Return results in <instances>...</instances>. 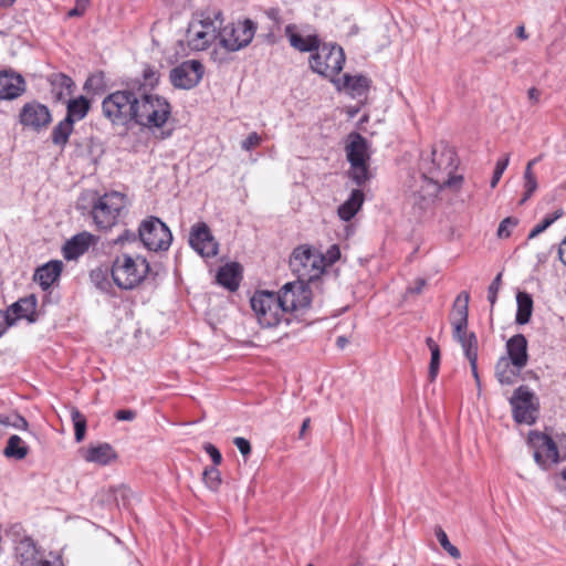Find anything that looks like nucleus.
Here are the masks:
<instances>
[{"mask_svg":"<svg viewBox=\"0 0 566 566\" xmlns=\"http://www.w3.org/2000/svg\"><path fill=\"white\" fill-rule=\"evenodd\" d=\"M469 301V293L461 292L453 303L451 317L453 338L461 344L465 357L478 355V338L473 332H468Z\"/></svg>","mask_w":566,"mask_h":566,"instance_id":"obj_6","label":"nucleus"},{"mask_svg":"<svg viewBox=\"0 0 566 566\" xmlns=\"http://www.w3.org/2000/svg\"><path fill=\"white\" fill-rule=\"evenodd\" d=\"M91 108V102L85 96H78L73 99H69L66 107V116L64 118L72 119L74 124L76 120L83 119Z\"/></svg>","mask_w":566,"mask_h":566,"instance_id":"obj_32","label":"nucleus"},{"mask_svg":"<svg viewBox=\"0 0 566 566\" xmlns=\"http://www.w3.org/2000/svg\"><path fill=\"white\" fill-rule=\"evenodd\" d=\"M509 163H510L509 154L504 155L503 158L497 160L495 169L493 171L491 184H490L492 188H495L496 185L499 184L503 172L505 171L506 167L509 166Z\"/></svg>","mask_w":566,"mask_h":566,"instance_id":"obj_44","label":"nucleus"},{"mask_svg":"<svg viewBox=\"0 0 566 566\" xmlns=\"http://www.w3.org/2000/svg\"><path fill=\"white\" fill-rule=\"evenodd\" d=\"M527 443L533 449L534 460L541 468L547 469L551 464L559 461L557 444L548 434L531 431Z\"/></svg>","mask_w":566,"mask_h":566,"instance_id":"obj_14","label":"nucleus"},{"mask_svg":"<svg viewBox=\"0 0 566 566\" xmlns=\"http://www.w3.org/2000/svg\"><path fill=\"white\" fill-rule=\"evenodd\" d=\"M202 480L207 488L211 491H217L221 484L220 471L217 467H209L203 470Z\"/></svg>","mask_w":566,"mask_h":566,"instance_id":"obj_40","label":"nucleus"},{"mask_svg":"<svg viewBox=\"0 0 566 566\" xmlns=\"http://www.w3.org/2000/svg\"><path fill=\"white\" fill-rule=\"evenodd\" d=\"M344 63V50L337 44H319V49L310 56L311 70L333 82H335L334 77L343 70Z\"/></svg>","mask_w":566,"mask_h":566,"instance_id":"obj_10","label":"nucleus"},{"mask_svg":"<svg viewBox=\"0 0 566 566\" xmlns=\"http://www.w3.org/2000/svg\"><path fill=\"white\" fill-rule=\"evenodd\" d=\"M102 115L113 126L129 128L138 125L146 128H161L171 114L169 102L159 95L136 92L126 83L102 101Z\"/></svg>","mask_w":566,"mask_h":566,"instance_id":"obj_1","label":"nucleus"},{"mask_svg":"<svg viewBox=\"0 0 566 566\" xmlns=\"http://www.w3.org/2000/svg\"><path fill=\"white\" fill-rule=\"evenodd\" d=\"M457 167L455 151L443 144L433 147L430 155L421 156L419 174L412 175L407 185L410 203L422 210L442 188L458 187L463 178L454 175Z\"/></svg>","mask_w":566,"mask_h":566,"instance_id":"obj_2","label":"nucleus"},{"mask_svg":"<svg viewBox=\"0 0 566 566\" xmlns=\"http://www.w3.org/2000/svg\"><path fill=\"white\" fill-rule=\"evenodd\" d=\"M150 274V265L146 258H133L127 253L117 255L111 268L114 284L120 290H134Z\"/></svg>","mask_w":566,"mask_h":566,"instance_id":"obj_3","label":"nucleus"},{"mask_svg":"<svg viewBox=\"0 0 566 566\" xmlns=\"http://www.w3.org/2000/svg\"><path fill=\"white\" fill-rule=\"evenodd\" d=\"M14 324V319L8 313L0 311V337L6 333L7 328Z\"/></svg>","mask_w":566,"mask_h":566,"instance_id":"obj_53","label":"nucleus"},{"mask_svg":"<svg viewBox=\"0 0 566 566\" xmlns=\"http://www.w3.org/2000/svg\"><path fill=\"white\" fill-rule=\"evenodd\" d=\"M440 358H441L440 350H433V353H431V359H430L429 371H428V377H429L430 381H434L438 376L439 367H440Z\"/></svg>","mask_w":566,"mask_h":566,"instance_id":"obj_46","label":"nucleus"},{"mask_svg":"<svg viewBox=\"0 0 566 566\" xmlns=\"http://www.w3.org/2000/svg\"><path fill=\"white\" fill-rule=\"evenodd\" d=\"M51 94L55 102H64L73 92L74 82L64 73H53L49 76Z\"/></svg>","mask_w":566,"mask_h":566,"instance_id":"obj_25","label":"nucleus"},{"mask_svg":"<svg viewBox=\"0 0 566 566\" xmlns=\"http://www.w3.org/2000/svg\"><path fill=\"white\" fill-rule=\"evenodd\" d=\"M282 304L287 313L303 314L312 303V291L310 284L303 281H294L285 283L277 292Z\"/></svg>","mask_w":566,"mask_h":566,"instance_id":"obj_13","label":"nucleus"},{"mask_svg":"<svg viewBox=\"0 0 566 566\" xmlns=\"http://www.w3.org/2000/svg\"><path fill=\"white\" fill-rule=\"evenodd\" d=\"M126 207L127 197L119 191L106 192L103 196L95 193L90 214L97 229L108 230L118 223Z\"/></svg>","mask_w":566,"mask_h":566,"instance_id":"obj_4","label":"nucleus"},{"mask_svg":"<svg viewBox=\"0 0 566 566\" xmlns=\"http://www.w3.org/2000/svg\"><path fill=\"white\" fill-rule=\"evenodd\" d=\"M102 80H103V77L101 75L99 76H96V75L90 76L85 82L84 88L93 90L96 92L99 90Z\"/></svg>","mask_w":566,"mask_h":566,"instance_id":"obj_54","label":"nucleus"},{"mask_svg":"<svg viewBox=\"0 0 566 566\" xmlns=\"http://www.w3.org/2000/svg\"><path fill=\"white\" fill-rule=\"evenodd\" d=\"M63 263L54 260L45 263L36 269L34 281L40 284L43 290H48L61 275Z\"/></svg>","mask_w":566,"mask_h":566,"instance_id":"obj_27","label":"nucleus"},{"mask_svg":"<svg viewBox=\"0 0 566 566\" xmlns=\"http://www.w3.org/2000/svg\"><path fill=\"white\" fill-rule=\"evenodd\" d=\"M4 534L15 545L18 544L19 539H21V537L27 536L24 534L23 526L20 523L11 524L8 528H6Z\"/></svg>","mask_w":566,"mask_h":566,"instance_id":"obj_47","label":"nucleus"},{"mask_svg":"<svg viewBox=\"0 0 566 566\" xmlns=\"http://www.w3.org/2000/svg\"><path fill=\"white\" fill-rule=\"evenodd\" d=\"M524 179H525V189L534 192L537 188V181H536L535 176L524 177Z\"/></svg>","mask_w":566,"mask_h":566,"instance_id":"obj_60","label":"nucleus"},{"mask_svg":"<svg viewBox=\"0 0 566 566\" xmlns=\"http://www.w3.org/2000/svg\"><path fill=\"white\" fill-rule=\"evenodd\" d=\"M310 422H311L310 418H306V419L303 421V423H302V426H301V429H300V433H298V438H300V439H303V438H304L305 431H306V430L308 429V427H310Z\"/></svg>","mask_w":566,"mask_h":566,"instance_id":"obj_63","label":"nucleus"},{"mask_svg":"<svg viewBox=\"0 0 566 566\" xmlns=\"http://www.w3.org/2000/svg\"><path fill=\"white\" fill-rule=\"evenodd\" d=\"M327 256H328L329 263H334L336 260H338L340 256L338 247L337 245L331 247V249H328V251H327Z\"/></svg>","mask_w":566,"mask_h":566,"instance_id":"obj_59","label":"nucleus"},{"mask_svg":"<svg viewBox=\"0 0 566 566\" xmlns=\"http://www.w3.org/2000/svg\"><path fill=\"white\" fill-rule=\"evenodd\" d=\"M518 219L515 217H506L500 222L497 228V237L500 239H507L512 234L513 229L518 226Z\"/></svg>","mask_w":566,"mask_h":566,"instance_id":"obj_43","label":"nucleus"},{"mask_svg":"<svg viewBox=\"0 0 566 566\" xmlns=\"http://www.w3.org/2000/svg\"><path fill=\"white\" fill-rule=\"evenodd\" d=\"M258 25L251 19L221 25L219 29V46L227 52H237L247 48L253 40Z\"/></svg>","mask_w":566,"mask_h":566,"instance_id":"obj_11","label":"nucleus"},{"mask_svg":"<svg viewBox=\"0 0 566 566\" xmlns=\"http://www.w3.org/2000/svg\"><path fill=\"white\" fill-rule=\"evenodd\" d=\"M14 554L21 566H41V552L34 539L23 536L14 546Z\"/></svg>","mask_w":566,"mask_h":566,"instance_id":"obj_21","label":"nucleus"},{"mask_svg":"<svg viewBox=\"0 0 566 566\" xmlns=\"http://www.w3.org/2000/svg\"><path fill=\"white\" fill-rule=\"evenodd\" d=\"M527 95H528V98L532 102L536 103L539 99L541 93H539V91L537 88L532 87V88L528 90Z\"/></svg>","mask_w":566,"mask_h":566,"instance_id":"obj_61","label":"nucleus"},{"mask_svg":"<svg viewBox=\"0 0 566 566\" xmlns=\"http://www.w3.org/2000/svg\"><path fill=\"white\" fill-rule=\"evenodd\" d=\"M517 312L515 321L520 325L527 324L533 312V298L526 292H518L516 295Z\"/></svg>","mask_w":566,"mask_h":566,"instance_id":"obj_35","label":"nucleus"},{"mask_svg":"<svg viewBox=\"0 0 566 566\" xmlns=\"http://www.w3.org/2000/svg\"><path fill=\"white\" fill-rule=\"evenodd\" d=\"M261 136L258 133L253 132L241 142V148L245 151H250L251 149L258 147L261 144Z\"/></svg>","mask_w":566,"mask_h":566,"instance_id":"obj_48","label":"nucleus"},{"mask_svg":"<svg viewBox=\"0 0 566 566\" xmlns=\"http://www.w3.org/2000/svg\"><path fill=\"white\" fill-rule=\"evenodd\" d=\"M38 298L34 294L19 298L11 304L4 313H8L14 323L19 319H27L29 323L38 321L36 314Z\"/></svg>","mask_w":566,"mask_h":566,"instance_id":"obj_20","label":"nucleus"},{"mask_svg":"<svg viewBox=\"0 0 566 566\" xmlns=\"http://www.w3.org/2000/svg\"><path fill=\"white\" fill-rule=\"evenodd\" d=\"M203 75V65L197 60L182 62L170 71V82L174 87L190 90L199 84Z\"/></svg>","mask_w":566,"mask_h":566,"instance_id":"obj_16","label":"nucleus"},{"mask_svg":"<svg viewBox=\"0 0 566 566\" xmlns=\"http://www.w3.org/2000/svg\"><path fill=\"white\" fill-rule=\"evenodd\" d=\"M189 244L203 258H211L218 253V243L205 222L197 223L191 228Z\"/></svg>","mask_w":566,"mask_h":566,"instance_id":"obj_17","label":"nucleus"},{"mask_svg":"<svg viewBox=\"0 0 566 566\" xmlns=\"http://www.w3.org/2000/svg\"><path fill=\"white\" fill-rule=\"evenodd\" d=\"M557 255L558 260L566 266V234L558 245Z\"/></svg>","mask_w":566,"mask_h":566,"instance_id":"obj_58","label":"nucleus"},{"mask_svg":"<svg viewBox=\"0 0 566 566\" xmlns=\"http://www.w3.org/2000/svg\"><path fill=\"white\" fill-rule=\"evenodd\" d=\"M241 266L239 263H228L221 266L217 274V282L229 291H235L240 285Z\"/></svg>","mask_w":566,"mask_h":566,"instance_id":"obj_28","label":"nucleus"},{"mask_svg":"<svg viewBox=\"0 0 566 566\" xmlns=\"http://www.w3.org/2000/svg\"><path fill=\"white\" fill-rule=\"evenodd\" d=\"M349 176L357 186H363L370 177L368 161L350 165Z\"/></svg>","mask_w":566,"mask_h":566,"instance_id":"obj_38","label":"nucleus"},{"mask_svg":"<svg viewBox=\"0 0 566 566\" xmlns=\"http://www.w3.org/2000/svg\"><path fill=\"white\" fill-rule=\"evenodd\" d=\"M11 422H12V415H7V416H0V426H3V427H11Z\"/></svg>","mask_w":566,"mask_h":566,"instance_id":"obj_62","label":"nucleus"},{"mask_svg":"<svg viewBox=\"0 0 566 566\" xmlns=\"http://www.w3.org/2000/svg\"><path fill=\"white\" fill-rule=\"evenodd\" d=\"M436 536L442 548L448 552L450 556L455 559L460 558V551L450 543L447 533L440 526L436 528Z\"/></svg>","mask_w":566,"mask_h":566,"instance_id":"obj_42","label":"nucleus"},{"mask_svg":"<svg viewBox=\"0 0 566 566\" xmlns=\"http://www.w3.org/2000/svg\"><path fill=\"white\" fill-rule=\"evenodd\" d=\"M521 369L515 368L511 359L506 357H500L495 365V377L501 385H513Z\"/></svg>","mask_w":566,"mask_h":566,"instance_id":"obj_30","label":"nucleus"},{"mask_svg":"<svg viewBox=\"0 0 566 566\" xmlns=\"http://www.w3.org/2000/svg\"><path fill=\"white\" fill-rule=\"evenodd\" d=\"M507 357L512 365L522 369L527 365V339L523 334H516L506 342Z\"/></svg>","mask_w":566,"mask_h":566,"instance_id":"obj_23","label":"nucleus"},{"mask_svg":"<svg viewBox=\"0 0 566 566\" xmlns=\"http://www.w3.org/2000/svg\"><path fill=\"white\" fill-rule=\"evenodd\" d=\"M251 307L263 327L279 325L285 314H289L277 293L260 291L251 297Z\"/></svg>","mask_w":566,"mask_h":566,"instance_id":"obj_9","label":"nucleus"},{"mask_svg":"<svg viewBox=\"0 0 566 566\" xmlns=\"http://www.w3.org/2000/svg\"><path fill=\"white\" fill-rule=\"evenodd\" d=\"M467 359L469 360L470 363V367H471V371H472V375L476 381V385L480 386V377H479V373H478V355H472L470 357H467Z\"/></svg>","mask_w":566,"mask_h":566,"instance_id":"obj_56","label":"nucleus"},{"mask_svg":"<svg viewBox=\"0 0 566 566\" xmlns=\"http://www.w3.org/2000/svg\"><path fill=\"white\" fill-rule=\"evenodd\" d=\"M91 282L94 286L103 293L115 295L113 281L108 277V270L103 268H96L90 273Z\"/></svg>","mask_w":566,"mask_h":566,"instance_id":"obj_37","label":"nucleus"},{"mask_svg":"<svg viewBox=\"0 0 566 566\" xmlns=\"http://www.w3.org/2000/svg\"><path fill=\"white\" fill-rule=\"evenodd\" d=\"M426 344L429 347L431 353H433V350H440L439 345L431 337H428L426 339Z\"/></svg>","mask_w":566,"mask_h":566,"instance_id":"obj_64","label":"nucleus"},{"mask_svg":"<svg viewBox=\"0 0 566 566\" xmlns=\"http://www.w3.org/2000/svg\"><path fill=\"white\" fill-rule=\"evenodd\" d=\"M371 81L365 75H349L345 74L343 76V87L353 96H361L365 95L369 87Z\"/></svg>","mask_w":566,"mask_h":566,"instance_id":"obj_31","label":"nucleus"},{"mask_svg":"<svg viewBox=\"0 0 566 566\" xmlns=\"http://www.w3.org/2000/svg\"><path fill=\"white\" fill-rule=\"evenodd\" d=\"M364 202V192L354 189L349 198L338 207V216L344 221H349L359 211Z\"/></svg>","mask_w":566,"mask_h":566,"instance_id":"obj_29","label":"nucleus"},{"mask_svg":"<svg viewBox=\"0 0 566 566\" xmlns=\"http://www.w3.org/2000/svg\"><path fill=\"white\" fill-rule=\"evenodd\" d=\"M159 83V72L156 67L146 65L143 70L142 80L132 78L126 84L135 90L136 92L145 93L146 95H153L151 90Z\"/></svg>","mask_w":566,"mask_h":566,"instance_id":"obj_26","label":"nucleus"},{"mask_svg":"<svg viewBox=\"0 0 566 566\" xmlns=\"http://www.w3.org/2000/svg\"><path fill=\"white\" fill-rule=\"evenodd\" d=\"M138 240L150 252H165L171 245L172 233L158 217L148 216L138 226Z\"/></svg>","mask_w":566,"mask_h":566,"instance_id":"obj_8","label":"nucleus"},{"mask_svg":"<svg viewBox=\"0 0 566 566\" xmlns=\"http://www.w3.org/2000/svg\"><path fill=\"white\" fill-rule=\"evenodd\" d=\"M136 416L137 412L132 409H120L115 412V418L119 421H132Z\"/></svg>","mask_w":566,"mask_h":566,"instance_id":"obj_52","label":"nucleus"},{"mask_svg":"<svg viewBox=\"0 0 566 566\" xmlns=\"http://www.w3.org/2000/svg\"><path fill=\"white\" fill-rule=\"evenodd\" d=\"M512 416L516 423L534 424L538 417L539 401L536 395L527 387L520 386L510 398Z\"/></svg>","mask_w":566,"mask_h":566,"instance_id":"obj_12","label":"nucleus"},{"mask_svg":"<svg viewBox=\"0 0 566 566\" xmlns=\"http://www.w3.org/2000/svg\"><path fill=\"white\" fill-rule=\"evenodd\" d=\"M502 282V273H499L494 280L491 282L489 289H488V300L491 304V311L493 310V306L496 303L497 293L501 286Z\"/></svg>","mask_w":566,"mask_h":566,"instance_id":"obj_45","label":"nucleus"},{"mask_svg":"<svg viewBox=\"0 0 566 566\" xmlns=\"http://www.w3.org/2000/svg\"><path fill=\"white\" fill-rule=\"evenodd\" d=\"M72 420L74 423L75 440L81 442L86 431V419L77 409L72 410Z\"/></svg>","mask_w":566,"mask_h":566,"instance_id":"obj_41","label":"nucleus"},{"mask_svg":"<svg viewBox=\"0 0 566 566\" xmlns=\"http://www.w3.org/2000/svg\"><path fill=\"white\" fill-rule=\"evenodd\" d=\"M138 239V232L125 230L114 240V244H124L126 242H135Z\"/></svg>","mask_w":566,"mask_h":566,"instance_id":"obj_51","label":"nucleus"},{"mask_svg":"<svg viewBox=\"0 0 566 566\" xmlns=\"http://www.w3.org/2000/svg\"><path fill=\"white\" fill-rule=\"evenodd\" d=\"M233 443L243 457H248L251 453V444L245 438L237 437L233 439Z\"/></svg>","mask_w":566,"mask_h":566,"instance_id":"obj_50","label":"nucleus"},{"mask_svg":"<svg viewBox=\"0 0 566 566\" xmlns=\"http://www.w3.org/2000/svg\"><path fill=\"white\" fill-rule=\"evenodd\" d=\"M368 140L359 133L349 135V143L346 145V156L350 165H358L369 160Z\"/></svg>","mask_w":566,"mask_h":566,"instance_id":"obj_24","label":"nucleus"},{"mask_svg":"<svg viewBox=\"0 0 566 566\" xmlns=\"http://www.w3.org/2000/svg\"><path fill=\"white\" fill-rule=\"evenodd\" d=\"M427 282L424 279L418 277L416 279L412 286L408 287V293L410 294H420L426 286Z\"/></svg>","mask_w":566,"mask_h":566,"instance_id":"obj_57","label":"nucleus"},{"mask_svg":"<svg viewBox=\"0 0 566 566\" xmlns=\"http://www.w3.org/2000/svg\"><path fill=\"white\" fill-rule=\"evenodd\" d=\"M285 36L290 45L298 52H311L319 49L321 40L317 34H303L300 28L294 24H287L284 29Z\"/></svg>","mask_w":566,"mask_h":566,"instance_id":"obj_19","label":"nucleus"},{"mask_svg":"<svg viewBox=\"0 0 566 566\" xmlns=\"http://www.w3.org/2000/svg\"><path fill=\"white\" fill-rule=\"evenodd\" d=\"M73 130L74 124L72 123V119H62L52 129V143L55 146L60 147L61 149H64V147L69 143L70 136L72 135Z\"/></svg>","mask_w":566,"mask_h":566,"instance_id":"obj_33","label":"nucleus"},{"mask_svg":"<svg viewBox=\"0 0 566 566\" xmlns=\"http://www.w3.org/2000/svg\"><path fill=\"white\" fill-rule=\"evenodd\" d=\"M29 453V447L25 442L17 434H12L8 439L7 447L3 450L4 457L8 459L22 460Z\"/></svg>","mask_w":566,"mask_h":566,"instance_id":"obj_36","label":"nucleus"},{"mask_svg":"<svg viewBox=\"0 0 566 566\" xmlns=\"http://www.w3.org/2000/svg\"><path fill=\"white\" fill-rule=\"evenodd\" d=\"M325 258L307 245L293 250L290 256V268L298 281L307 284L315 283L324 272Z\"/></svg>","mask_w":566,"mask_h":566,"instance_id":"obj_7","label":"nucleus"},{"mask_svg":"<svg viewBox=\"0 0 566 566\" xmlns=\"http://www.w3.org/2000/svg\"><path fill=\"white\" fill-rule=\"evenodd\" d=\"M203 449L210 455L213 463L212 467H217L222 462V455L220 451L212 443H206Z\"/></svg>","mask_w":566,"mask_h":566,"instance_id":"obj_49","label":"nucleus"},{"mask_svg":"<svg viewBox=\"0 0 566 566\" xmlns=\"http://www.w3.org/2000/svg\"><path fill=\"white\" fill-rule=\"evenodd\" d=\"M223 23L221 11L211 15L201 14L200 19H192L187 30V42L191 50L202 51L213 42L219 41V29Z\"/></svg>","mask_w":566,"mask_h":566,"instance_id":"obj_5","label":"nucleus"},{"mask_svg":"<svg viewBox=\"0 0 566 566\" xmlns=\"http://www.w3.org/2000/svg\"><path fill=\"white\" fill-rule=\"evenodd\" d=\"M27 91V82L23 76L15 71H0V101H12L20 97Z\"/></svg>","mask_w":566,"mask_h":566,"instance_id":"obj_18","label":"nucleus"},{"mask_svg":"<svg viewBox=\"0 0 566 566\" xmlns=\"http://www.w3.org/2000/svg\"><path fill=\"white\" fill-rule=\"evenodd\" d=\"M94 242L95 237L86 231L73 235L62 248L64 259L67 261L76 260L83 255Z\"/></svg>","mask_w":566,"mask_h":566,"instance_id":"obj_22","label":"nucleus"},{"mask_svg":"<svg viewBox=\"0 0 566 566\" xmlns=\"http://www.w3.org/2000/svg\"><path fill=\"white\" fill-rule=\"evenodd\" d=\"M11 427H13L15 429H27L28 428V421L25 420L24 417H22V416H20L18 413H12Z\"/></svg>","mask_w":566,"mask_h":566,"instance_id":"obj_55","label":"nucleus"},{"mask_svg":"<svg viewBox=\"0 0 566 566\" xmlns=\"http://www.w3.org/2000/svg\"><path fill=\"white\" fill-rule=\"evenodd\" d=\"M84 458L88 462L105 465L109 463L113 458H115V453L108 443H103L88 448Z\"/></svg>","mask_w":566,"mask_h":566,"instance_id":"obj_34","label":"nucleus"},{"mask_svg":"<svg viewBox=\"0 0 566 566\" xmlns=\"http://www.w3.org/2000/svg\"><path fill=\"white\" fill-rule=\"evenodd\" d=\"M563 210H556L553 214L546 216L541 223L535 226L531 232L528 233L527 239L532 240L536 238L538 234L544 232L547 228H549L557 219L563 216Z\"/></svg>","mask_w":566,"mask_h":566,"instance_id":"obj_39","label":"nucleus"},{"mask_svg":"<svg viewBox=\"0 0 566 566\" xmlns=\"http://www.w3.org/2000/svg\"><path fill=\"white\" fill-rule=\"evenodd\" d=\"M19 123L35 133L45 130L52 123L49 107L35 99L27 102L19 112Z\"/></svg>","mask_w":566,"mask_h":566,"instance_id":"obj_15","label":"nucleus"}]
</instances>
